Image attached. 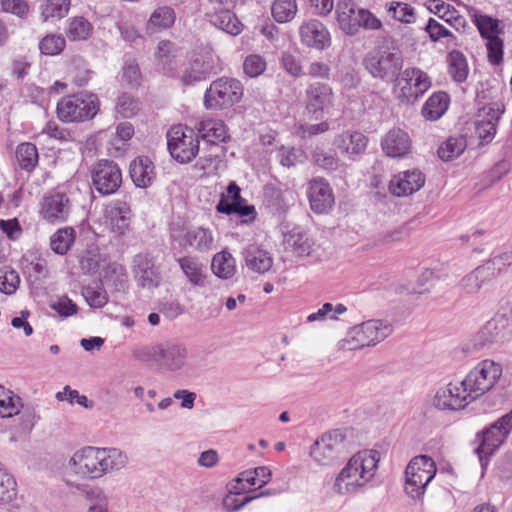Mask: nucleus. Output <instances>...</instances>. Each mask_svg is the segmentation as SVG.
Returning <instances> with one entry per match:
<instances>
[{"instance_id": "obj_22", "label": "nucleus", "mask_w": 512, "mask_h": 512, "mask_svg": "<svg viewBox=\"0 0 512 512\" xmlns=\"http://www.w3.org/2000/svg\"><path fill=\"white\" fill-rule=\"evenodd\" d=\"M154 360L166 371L177 372L187 366L188 349L184 344L171 343L153 349Z\"/></svg>"}, {"instance_id": "obj_60", "label": "nucleus", "mask_w": 512, "mask_h": 512, "mask_svg": "<svg viewBox=\"0 0 512 512\" xmlns=\"http://www.w3.org/2000/svg\"><path fill=\"white\" fill-rule=\"evenodd\" d=\"M115 110L121 117L131 118L140 110V104L133 96L124 93L118 97Z\"/></svg>"}, {"instance_id": "obj_43", "label": "nucleus", "mask_w": 512, "mask_h": 512, "mask_svg": "<svg viewBox=\"0 0 512 512\" xmlns=\"http://www.w3.org/2000/svg\"><path fill=\"white\" fill-rule=\"evenodd\" d=\"M388 15L403 24H414L417 20V13L410 4L400 1H391L385 4Z\"/></svg>"}, {"instance_id": "obj_1", "label": "nucleus", "mask_w": 512, "mask_h": 512, "mask_svg": "<svg viewBox=\"0 0 512 512\" xmlns=\"http://www.w3.org/2000/svg\"><path fill=\"white\" fill-rule=\"evenodd\" d=\"M126 452L116 447L86 446L74 452L67 462V475L81 480H98L126 467Z\"/></svg>"}, {"instance_id": "obj_28", "label": "nucleus", "mask_w": 512, "mask_h": 512, "mask_svg": "<svg viewBox=\"0 0 512 512\" xmlns=\"http://www.w3.org/2000/svg\"><path fill=\"white\" fill-rule=\"evenodd\" d=\"M308 198L315 213H326L334 205V195L329 183L323 178H314L309 183Z\"/></svg>"}, {"instance_id": "obj_13", "label": "nucleus", "mask_w": 512, "mask_h": 512, "mask_svg": "<svg viewBox=\"0 0 512 512\" xmlns=\"http://www.w3.org/2000/svg\"><path fill=\"white\" fill-rule=\"evenodd\" d=\"M221 70L220 58L215 53L210 50L201 51L192 56L183 71L181 81L184 85H193Z\"/></svg>"}, {"instance_id": "obj_25", "label": "nucleus", "mask_w": 512, "mask_h": 512, "mask_svg": "<svg viewBox=\"0 0 512 512\" xmlns=\"http://www.w3.org/2000/svg\"><path fill=\"white\" fill-rule=\"evenodd\" d=\"M240 191V187L235 182H231L227 187L226 194H222L216 210L227 215L238 214L242 217L252 216L254 218L255 207L244 204L245 201L241 197Z\"/></svg>"}, {"instance_id": "obj_55", "label": "nucleus", "mask_w": 512, "mask_h": 512, "mask_svg": "<svg viewBox=\"0 0 512 512\" xmlns=\"http://www.w3.org/2000/svg\"><path fill=\"white\" fill-rule=\"evenodd\" d=\"M279 163L283 167H293L298 163H303L306 159L305 153L302 149L296 148V147H285L280 146L277 149V155H276Z\"/></svg>"}, {"instance_id": "obj_62", "label": "nucleus", "mask_w": 512, "mask_h": 512, "mask_svg": "<svg viewBox=\"0 0 512 512\" xmlns=\"http://www.w3.org/2000/svg\"><path fill=\"white\" fill-rule=\"evenodd\" d=\"M346 311V306L341 303L337 304L336 306H333L331 303H324L317 312L311 313L307 317V321H323L326 318L335 320L337 319L338 314H343Z\"/></svg>"}, {"instance_id": "obj_23", "label": "nucleus", "mask_w": 512, "mask_h": 512, "mask_svg": "<svg viewBox=\"0 0 512 512\" xmlns=\"http://www.w3.org/2000/svg\"><path fill=\"white\" fill-rule=\"evenodd\" d=\"M503 112L504 105L501 102H492L481 109L479 119L475 121V134L480 139L481 144L492 141L496 134L498 121Z\"/></svg>"}, {"instance_id": "obj_12", "label": "nucleus", "mask_w": 512, "mask_h": 512, "mask_svg": "<svg viewBox=\"0 0 512 512\" xmlns=\"http://www.w3.org/2000/svg\"><path fill=\"white\" fill-rule=\"evenodd\" d=\"M364 64L374 78L395 82L403 68V57L400 52L382 51L369 54Z\"/></svg>"}, {"instance_id": "obj_5", "label": "nucleus", "mask_w": 512, "mask_h": 512, "mask_svg": "<svg viewBox=\"0 0 512 512\" xmlns=\"http://www.w3.org/2000/svg\"><path fill=\"white\" fill-rule=\"evenodd\" d=\"M392 333V327L382 320H368L349 329L340 348L348 351L373 346Z\"/></svg>"}, {"instance_id": "obj_39", "label": "nucleus", "mask_w": 512, "mask_h": 512, "mask_svg": "<svg viewBox=\"0 0 512 512\" xmlns=\"http://www.w3.org/2000/svg\"><path fill=\"white\" fill-rule=\"evenodd\" d=\"M175 45L169 40H162L158 43L155 51V59L158 67L164 74L172 75L175 71Z\"/></svg>"}, {"instance_id": "obj_36", "label": "nucleus", "mask_w": 512, "mask_h": 512, "mask_svg": "<svg viewBox=\"0 0 512 512\" xmlns=\"http://www.w3.org/2000/svg\"><path fill=\"white\" fill-rule=\"evenodd\" d=\"M244 258L247 267L258 273H265L272 266V258L268 252L255 245H250L244 250Z\"/></svg>"}, {"instance_id": "obj_30", "label": "nucleus", "mask_w": 512, "mask_h": 512, "mask_svg": "<svg viewBox=\"0 0 512 512\" xmlns=\"http://www.w3.org/2000/svg\"><path fill=\"white\" fill-rule=\"evenodd\" d=\"M360 9L352 0H340L336 5V18L340 29L347 35L360 30Z\"/></svg>"}, {"instance_id": "obj_56", "label": "nucleus", "mask_w": 512, "mask_h": 512, "mask_svg": "<svg viewBox=\"0 0 512 512\" xmlns=\"http://www.w3.org/2000/svg\"><path fill=\"white\" fill-rule=\"evenodd\" d=\"M70 8V0H47L42 6L41 16L44 21L51 18H63Z\"/></svg>"}, {"instance_id": "obj_27", "label": "nucleus", "mask_w": 512, "mask_h": 512, "mask_svg": "<svg viewBox=\"0 0 512 512\" xmlns=\"http://www.w3.org/2000/svg\"><path fill=\"white\" fill-rule=\"evenodd\" d=\"M425 183V176L418 169L407 170L393 176L389 183V191L397 197L411 195Z\"/></svg>"}, {"instance_id": "obj_54", "label": "nucleus", "mask_w": 512, "mask_h": 512, "mask_svg": "<svg viewBox=\"0 0 512 512\" xmlns=\"http://www.w3.org/2000/svg\"><path fill=\"white\" fill-rule=\"evenodd\" d=\"M24 273L28 280L37 283L49 277L47 261L41 257H34L24 266Z\"/></svg>"}, {"instance_id": "obj_31", "label": "nucleus", "mask_w": 512, "mask_h": 512, "mask_svg": "<svg viewBox=\"0 0 512 512\" xmlns=\"http://www.w3.org/2000/svg\"><path fill=\"white\" fill-rule=\"evenodd\" d=\"M284 244L286 250L297 257L311 255L315 246L313 239L299 228H294L285 235Z\"/></svg>"}, {"instance_id": "obj_37", "label": "nucleus", "mask_w": 512, "mask_h": 512, "mask_svg": "<svg viewBox=\"0 0 512 512\" xmlns=\"http://www.w3.org/2000/svg\"><path fill=\"white\" fill-rule=\"evenodd\" d=\"M180 269L194 286H204L206 275L204 266L194 257L184 256L177 260Z\"/></svg>"}, {"instance_id": "obj_20", "label": "nucleus", "mask_w": 512, "mask_h": 512, "mask_svg": "<svg viewBox=\"0 0 512 512\" xmlns=\"http://www.w3.org/2000/svg\"><path fill=\"white\" fill-rule=\"evenodd\" d=\"M174 241L184 249L204 254L215 249V237L210 228L203 226H193L188 228L181 236H172Z\"/></svg>"}, {"instance_id": "obj_61", "label": "nucleus", "mask_w": 512, "mask_h": 512, "mask_svg": "<svg viewBox=\"0 0 512 512\" xmlns=\"http://www.w3.org/2000/svg\"><path fill=\"white\" fill-rule=\"evenodd\" d=\"M65 38L57 34H49L45 36L39 43V49L45 55H57L65 48Z\"/></svg>"}, {"instance_id": "obj_40", "label": "nucleus", "mask_w": 512, "mask_h": 512, "mask_svg": "<svg viewBox=\"0 0 512 512\" xmlns=\"http://www.w3.org/2000/svg\"><path fill=\"white\" fill-rule=\"evenodd\" d=\"M293 198L290 190L283 191L273 185H266L264 188V202L275 212L285 211Z\"/></svg>"}, {"instance_id": "obj_49", "label": "nucleus", "mask_w": 512, "mask_h": 512, "mask_svg": "<svg viewBox=\"0 0 512 512\" xmlns=\"http://www.w3.org/2000/svg\"><path fill=\"white\" fill-rule=\"evenodd\" d=\"M298 11L296 0H274L271 6V13L274 20L278 23H287L292 21Z\"/></svg>"}, {"instance_id": "obj_19", "label": "nucleus", "mask_w": 512, "mask_h": 512, "mask_svg": "<svg viewBox=\"0 0 512 512\" xmlns=\"http://www.w3.org/2000/svg\"><path fill=\"white\" fill-rule=\"evenodd\" d=\"M132 263L134 278L140 287L152 290L160 285L161 272L152 256L143 253L137 254Z\"/></svg>"}, {"instance_id": "obj_34", "label": "nucleus", "mask_w": 512, "mask_h": 512, "mask_svg": "<svg viewBox=\"0 0 512 512\" xmlns=\"http://www.w3.org/2000/svg\"><path fill=\"white\" fill-rule=\"evenodd\" d=\"M449 105V96L445 92L432 94L422 107V116L429 121L438 120L444 115Z\"/></svg>"}, {"instance_id": "obj_45", "label": "nucleus", "mask_w": 512, "mask_h": 512, "mask_svg": "<svg viewBox=\"0 0 512 512\" xmlns=\"http://www.w3.org/2000/svg\"><path fill=\"white\" fill-rule=\"evenodd\" d=\"M15 158L21 169L31 172L38 164V150L33 143H21L16 148Z\"/></svg>"}, {"instance_id": "obj_21", "label": "nucleus", "mask_w": 512, "mask_h": 512, "mask_svg": "<svg viewBox=\"0 0 512 512\" xmlns=\"http://www.w3.org/2000/svg\"><path fill=\"white\" fill-rule=\"evenodd\" d=\"M299 36L304 46L319 51L329 48L332 43L329 30L317 19L303 21L299 26Z\"/></svg>"}, {"instance_id": "obj_35", "label": "nucleus", "mask_w": 512, "mask_h": 512, "mask_svg": "<svg viewBox=\"0 0 512 512\" xmlns=\"http://www.w3.org/2000/svg\"><path fill=\"white\" fill-rule=\"evenodd\" d=\"M102 281L114 287L116 291H124L128 286L127 270L118 262L108 263L103 268Z\"/></svg>"}, {"instance_id": "obj_44", "label": "nucleus", "mask_w": 512, "mask_h": 512, "mask_svg": "<svg viewBox=\"0 0 512 512\" xmlns=\"http://www.w3.org/2000/svg\"><path fill=\"white\" fill-rule=\"evenodd\" d=\"M467 141L462 135L451 136L438 148V156L443 161H451L459 157L466 149Z\"/></svg>"}, {"instance_id": "obj_58", "label": "nucleus", "mask_w": 512, "mask_h": 512, "mask_svg": "<svg viewBox=\"0 0 512 512\" xmlns=\"http://www.w3.org/2000/svg\"><path fill=\"white\" fill-rule=\"evenodd\" d=\"M501 333V327L498 321L492 319L485 323V325L478 331L476 335L477 344L486 346L491 343L497 342Z\"/></svg>"}, {"instance_id": "obj_7", "label": "nucleus", "mask_w": 512, "mask_h": 512, "mask_svg": "<svg viewBox=\"0 0 512 512\" xmlns=\"http://www.w3.org/2000/svg\"><path fill=\"white\" fill-rule=\"evenodd\" d=\"M436 464L427 455L414 457L406 467L405 491L413 499L421 498L436 475Z\"/></svg>"}, {"instance_id": "obj_14", "label": "nucleus", "mask_w": 512, "mask_h": 512, "mask_svg": "<svg viewBox=\"0 0 512 512\" xmlns=\"http://www.w3.org/2000/svg\"><path fill=\"white\" fill-rule=\"evenodd\" d=\"M332 87L323 82H312L305 89V110L314 119H322L334 107Z\"/></svg>"}, {"instance_id": "obj_10", "label": "nucleus", "mask_w": 512, "mask_h": 512, "mask_svg": "<svg viewBox=\"0 0 512 512\" xmlns=\"http://www.w3.org/2000/svg\"><path fill=\"white\" fill-rule=\"evenodd\" d=\"M348 450L346 431L335 429L324 433L310 450L313 460L319 465L330 466Z\"/></svg>"}, {"instance_id": "obj_16", "label": "nucleus", "mask_w": 512, "mask_h": 512, "mask_svg": "<svg viewBox=\"0 0 512 512\" xmlns=\"http://www.w3.org/2000/svg\"><path fill=\"white\" fill-rule=\"evenodd\" d=\"M92 185L102 195L114 194L122 184V172L112 160L102 159L91 169Z\"/></svg>"}, {"instance_id": "obj_3", "label": "nucleus", "mask_w": 512, "mask_h": 512, "mask_svg": "<svg viewBox=\"0 0 512 512\" xmlns=\"http://www.w3.org/2000/svg\"><path fill=\"white\" fill-rule=\"evenodd\" d=\"M100 109L96 94L81 92L62 98L57 104L58 118L67 123L84 122L93 119Z\"/></svg>"}, {"instance_id": "obj_41", "label": "nucleus", "mask_w": 512, "mask_h": 512, "mask_svg": "<svg viewBox=\"0 0 512 512\" xmlns=\"http://www.w3.org/2000/svg\"><path fill=\"white\" fill-rule=\"evenodd\" d=\"M175 11L170 6L156 8L147 22L146 29L150 33L170 28L175 22Z\"/></svg>"}, {"instance_id": "obj_29", "label": "nucleus", "mask_w": 512, "mask_h": 512, "mask_svg": "<svg viewBox=\"0 0 512 512\" xmlns=\"http://www.w3.org/2000/svg\"><path fill=\"white\" fill-rule=\"evenodd\" d=\"M412 143L408 133L400 128L389 130L381 140L383 152L392 158H401L411 151Z\"/></svg>"}, {"instance_id": "obj_51", "label": "nucleus", "mask_w": 512, "mask_h": 512, "mask_svg": "<svg viewBox=\"0 0 512 512\" xmlns=\"http://www.w3.org/2000/svg\"><path fill=\"white\" fill-rule=\"evenodd\" d=\"M21 407L20 397L0 385V417L9 418L17 415Z\"/></svg>"}, {"instance_id": "obj_64", "label": "nucleus", "mask_w": 512, "mask_h": 512, "mask_svg": "<svg viewBox=\"0 0 512 512\" xmlns=\"http://www.w3.org/2000/svg\"><path fill=\"white\" fill-rule=\"evenodd\" d=\"M100 254L96 250H86L79 257V265L83 273H95L100 264Z\"/></svg>"}, {"instance_id": "obj_2", "label": "nucleus", "mask_w": 512, "mask_h": 512, "mask_svg": "<svg viewBox=\"0 0 512 512\" xmlns=\"http://www.w3.org/2000/svg\"><path fill=\"white\" fill-rule=\"evenodd\" d=\"M379 459V452L376 450L355 453L336 476L334 492L339 495H350L362 491L373 481Z\"/></svg>"}, {"instance_id": "obj_4", "label": "nucleus", "mask_w": 512, "mask_h": 512, "mask_svg": "<svg viewBox=\"0 0 512 512\" xmlns=\"http://www.w3.org/2000/svg\"><path fill=\"white\" fill-rule=\"evenodd\" d=\"M243 95L244 87L238 79L220 77L206 89L203 104L208 110L229 109L239 103Z\"/></svg>"}, {"instance_id": "obj_6", "label": "nucleus", "mask_w": 512, "mask_h": 512, "mask_svg": "<svg viewBox=\"0 0 512 512\" xmlns=\"http://www.w3.org/2000/svg\"><path fill=\"white\" fill-rule=\"evenodd\" d=\"M167 146L173 159L181 164L191 162L199 152V136L184 125H174L167 132Z\"/></svg>"}, {"instance_id": "obj_52", "label": "nucleus", "mask_w": 512, "mask_h": 512, "mask_svg": "<svg viewBox=\"0 0 512 512\" xmlns=\"http://www.w3.org/2000/svg\"><path fill=\"white\" fill-rule=\"evenodd\" d=\"M93 72L80 57L74 58L69 66L68 76L76 86L86 85L92 78Z\"/></svg>"}, {"instance_id": "obj_59", "label": "nucleus", "mask_w": 512, "mask_h": 512, "mask_svg": "<svg viewBox=\"0 0 512 512\" xmlns=\"http://www.w3.org/2000/svg\"><path fill=\"white\" fill-rule=\"evenodd\" d=\"M312 159L315 165L326 170H336L339 164V159L332 151H326L322 147H316L312 154Z\"/></svg>"}, {"instance_id": "obj_53", "label": "nucleus", "mask_w": 512, "mask_h": 512, "mask_svg": "<svg viewBox=\"0 0 512 512\" xmlns=\"http://www.w3.org/2000/svg\"><path fill=\"white\" fill-rule=\"evenodd\" d=\"M448 71L454 81L462 83L468 76V64L462 53L452 51L449 53Z\"/></svg>"}, {"instance_id": "obj_11", "label": "nucleus", "mask_w": 512, "mask_h": 512, "mask_svg": "<svg viewBox=\"0 0 512 512\" xmlns=\"http://www.w3.org/2000/svg\"><path fill=\"white\" fill-rule=\"evenodd\" d=\"M470 15L481 37L486 41L489 61L495 65L500 64L503 60L504 48L503 41L499 37L502 32L499 27L500 21L476 9L472 10Z\"/></svg>"}, {"instance_id": "obj_18", "label": "nucleus", "mask_w": 512, "mask_h": 512, "mask_svg": "<svg viewBox=\"0 0 512 512\" xmlns=\"http://www.w3.org/2000/svg\"><path fill=\"white\" fill-rule=\"evenodd\" d=\"M71 207V202L65 193L49 192L40 202L39 214L49 223H61L67 220Z\"/></svg>"}, {"instance_id": "obj_50", "label": "nucleus", "mask_w": 512, "mask_h": 512, "mask_svg": "<svg viewBox=\"0 0 512 512\" xmlns=\"http://www.w3.org/2000/svg\"><path fill=\"white\" fill-rule=\"evenodd\" d=\"M93 32L92 24L84 17L77 16L68 20L66 36L72 40H86Z\"/></svg>"}, {"instance_id": "obj_38", "label": "nucleus", "mask_w": 512, "mask_h": 512, "mask_svg": "<svg viewBox=\"0 0 512 512\" xmlns=\"http://www.w3.org/2000/svg\"><path fill=\"white\" fill-rule=\"evenodd\" d=\"M201 137L212 144L224 142L228 138V130L225 123L219 119H207L199 124Z\"/></svg>"}, {"instance_id": "obj_26", "label": "nucleus", "mask_w": 512, "mask_h": 512, "mask_svg": "<svg viewBox=\"0 0 512 512\" xmlns=\"http://www.w3.org/2000/svg\"><path fill=\"white\" fill-rule=\"evenodd\" d=\"M368 141V137L362 132L346 130L334 138L333 145L350 160H356L366 151Z\"/></svg>"}, {"instance_id": "obj_15", "label": "nucleus", "mask_w": 512, "mask_h": 512, "mask_svg": "<svg viewBox=\"0 0 512 512\" xmlns=\"http://www.w3.org/2000/svg\"><path fill=\"white\" fill-rule=\"evenodd\" d=\"M511 429L512 410L493 423L482 435L477 436L480 443L475 452L478 454L482 466L484 465L483 458L493 454L500 447Z\"/></svg>"}, {"instance_id": "obj_8", "label": "nucleus", "mask_w": 512, "mask_h": 512, "mask_svg": "<svg viewBox=\"0 0 512 512\" xmlns=\"http://www.w3.org/2000/svg\"><path fill=\"white\" fill-rule=\"evenodd\" d=\"M502 375V366L492 360L478 363L462 380L471 398L478 399L491 390Z\"/></svg>"}, {"instance_id": "obj_57", "label": "nucleus", "mask_w": 512, "mask_h": 512, "mask_svg": "<svg viewBox=\"0 0 512 512\" xmlns=\"http://www.w3.org/2000/svg\"><path fill=\"white\" fill-rule=\"evenodd\" d=\"M20 284V277L16 270L10 266L0 267V291L2 293L13 294Z\"/></svg>"}, {"instance_id": "obj_24", "label": "nucleus", "mask_w": 512, "mask_h": 512, "mask_svg": "<svg viewBox=\"0 0 512 512\" xmlns=\"http://www.w3.org/2000/svg\"><path fill=\"white\" fill-rule=\"evenodd\" d=\"M131 210L122 200H114L104 210V223L116 236L124 235L130 227Z\"/></svg>"}, {"instance_id": "obj_17", "label": "nucleus", "mask_w": 512, "mask_h": 512, "mask_svg": "<svg viewBox=\"0 0 512 512\" xmlns=\"http://www.w3.org/2000/svg\"><path fill=\"white\" fill-rule=\"evenodd\" d=\"M473 399L461 382H450L439 387L432 398V406L440 411H458L465 408Z\"/></svg>"}, {"instance_id": "obj_63", "label": "nucleus", "mask_w": 512, "mask_h": 512, "mask_svg": "<svg viewBox=\"0 0 512 512\" xmlns=\"http://www.w3.org/2000/svg\"><path fill=\"white\" fill-rule=\"evenodd\" d=\"M243 69L246 75L257 77L266 70V61L260 55H249L243 63Z\"/></svg>"}, {"instance_id": "obj_33", "label": "nucleus", "mask_w": 512, "mask_h": 512, "mask_svg": "<svg viewBox=\"0 0 512 512\" xmlns=\"http://www.w3.org/2000/svg\"><path fill=\"white\" fill-rule=\"evenodd\" d=\"M130 177L137 187L146 188L154 177V167L147 157H138L130 164Z\"/></svg>"}, {"instance_id": "obj_48", "label": "nucleus", "mask_w": 512, "mask_h": 512, "mask_svg": "<svg viewBox=\"0 0 512 512\" xmlns=\"http://www.w3.org/2000/svg\"><path fill=\"white\" fill-rule=\"evenodd\" d=\"M16 496V480L0 462V505L9 504Z\"/></svg>"}, {"instance_id": "obj_32", "label": "nucleus", "mask_w": 512, "mask_h": 512, "mask_svg": "<svg viewBox=\"0 0 512 512\" xmlns=\"http://www.w3.org/2000/svg\"><path fill=\"white\" fill-rule=\"evenodd\" d=\"M207 15L214 26L230 35L236 36L242 32V23L229 9L217 10L216 7H214V12L208 13Z\"/></svg>"}, {"instance_id": "obj_46", "label": "nucleus", "mask_w": 512, "mask_h": 512, "mask_svg": "<svg viewBox=\"0 0 512 512\" xmlns=\"http://www.w3.org/2000/svg\"><path fill=\"white\" fill-rule=\"evenodd\" d=\"M76 232L72 227L58 229L50 238V247L58 255H65L73 245Z\"/></svg>"}, {"instance_id": "obj_9", "label": "nucleus", "mask_w": 512, "mask_h": 512, "mask_svg": "<svg viewBox=\"0 0 512 512\" xmlns=\"http://www.w3.org/2000/svg\"><path fill=\"white\" fill-rule=\"evenodd\" d=\"M431 79L419 68H407L395 79L394 94L402 103H414L431 88Z\"/></svg>"}, {"instance_id": "obj_47", "label": "nucleus", "mask_w": 512, "mask_h": 512, "mask_svg": "<svg viewBox=\"0 0 512 512\" xmlns=\"http://www.w3.org/2000/svg\"><path fill=\"white\" fill-rule=\"evenodd\" d=\"M211 269L218 278L229 279L236 271L235 259L228 252H219L212 259Z\"/></svg>"}, {"instance_id": "obj_42", "label": "nucleus", "mask_w": 512, "mask_h": 512, "mask_svg": "<svg viewBox=\"0 0 512 512\" xmlns=\"http://www.w3.org/2000/svg\"><path fill=\"white\" fill-rule=\"evenodd\" d=\"M271 476L272 473L268 467L259 466L240 473L237 481L243 484L242 489H250L251 487L261 488L271 480Z\"/></svg>"}]
</instances>
